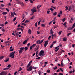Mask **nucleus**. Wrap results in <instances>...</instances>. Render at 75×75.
<instances>
[{"label":"nucleus","instance_id":"1","mask_svg":"<svg viewBox=\"0 0 75 75\" xmlns=\"http://www.w3.org/2000/svg\"><path fill=\"white\" fill-rule=\"evenodd\" d=\"M15 52H16L14 51L11 53L10 55V57H12L11 58H13L14 57V54H15Z\"/></svg>","mask_w":75,"mask_h":75},{"label":"nucleus","instance_id":"2","mask_svg":"<svg viewBox=\"0 0 75 75\" xmlns=\"http://www.w3.org/2000/svg\"><path fill=\"white\" fill-rule=\"evenodd\" d=\"M44 51L41 50L40 53H39L38 55H39L40 56H44Z\"/></svg>","mask_w":75,"mask_h":75},{"label":"nucleus","instance_id":"3","mask_svg":"<svg viewBox=\"0 0 75 75\" xmlns=\"http://www.w3.org/2000/svg\"><path fill=\"white\" fill-rule=\"evenodd\" d=\"M7 74V71H3L0 73V75H6Z\"/></svg>","mask_w":75,"mask_h":75},{"label":"nucleus","instance_id":"4","mask_svg":"<svg viewBox=\"0 0 75 75\" xmlns=\"http://www.w3.org/2000/svg\"><path fill=\"white\" fill-rule=\"evenodd\" d=\"M27 71H31L32 70H33V67H32V66H30L29 67V68L27 69Z\"/></svg>","mask_w":75,"mask_h":75},{"label":"nucleus","instance_id":"5","mask_svg":"<svg viewBox=\"0 0 75 75\" xmlns=\"http://www.w3.org/2000/svg\"><path fill=\"white\" fill-rule=\"evenodd\" d=\"M21 50H24L25 49V51H27V50H28V47H21L20 48Z\"/></svg>","mask_w":75,"mask_h":75},{"label":"nucleus","instance_id":"6","mask_svg":"<svg viewBox=\"0 0 75 75\" xmlns=\"http://www.w3.org/2000/svg\"><path fill=\"white\" fill-rule=\"evenodd\" d=\"M35 8H34L33 9H31V11H32L33 13H34L35 12H36L37 10H35Z\"/></svg>","mask_w":75,"mask_h":75},{"label":"nucleus","instance_id":"7","mask_svg":"<svg viewBox=\"0 0 75 75\" xmlns=\"http://www.w3.org/2000/svg\"><path fill=\"white\" fill-rule=\"evenodd\" d=\"M21 47L19 48V50H18L19 51V54H21L23 52V50L21 49Z\"/></svg>","mask_w":75,"mask_h":75},{"label":"nucleus","instance_id":"8","mask_svg":"<svg viewBox=\"0 0 75 75\" xmlns=\"http://www.w3.org/2000/svg\"><path fill=\"white\" fill-rule=\"evenodd\" d=\"M11 17H14V13L13 12H11Z\"/></svg>","mask_w":75,"mask_h":75},{"label":"nucleus","instance_id":"9","mask_svg":"<svg viewBox=\"0 0 75 75\" xmlns=\"http://www.w3.org/2000/svg\"><path fill=\"white\" fill-rule=\"evenodd\" d=\"M28 33H29V34H31V30L30 29L28 30Z\"/></svg>","mask_w":75,"mask_h":75},{"label":"nucleus","instance_id":"10","mask_svg":"<svg viewBox=\"0 0 75 75\" xmlns=\"http://www.w3.org/2000/svg\"><path fill=\"white\" fill-rule=\"evenodd\" d=\"M37 44H40V40H38L36 42Z\"/></svg>","mask_w":75,"mask_h":75},{"label":"nucleus","instance_id":"11","mask_svg":"<svg viewBox=\"0 0 75 75\" xmlns=\"http://www.w3.org/2000/svg\"><path fill=\"white\" fill-rule=\"evenodd\" d=\"M27 40H25L23 42V44H25L27 43Z\"/></svg>","mask_w":75,"mask_h":75},{"label":"nucleus","instance_id":"12","mask_svg":"<svg viewBox=\"0 0 75 75\" xmlns=\"http://www.w3.org/2000/svg\"><path fill=\"white\" fill-rule=\"evenodd\" d=\"M58 27V25H56L54 26V28H57Z\"/></svg>","mask_w":75,"mask_h":75},{"label":"nucleus","instance_id":"13","mask_svg":"<svg viewBox=\"0 0 75 75\" xmlns=\"http://www.w3.org/2000/svg\"><path fill=\"white\" fill-rule=\"evenodd\" d=\"M8 61H9V58H8L7 59L5 60L4 61V62H7Z\"/></svg>","mask_w":75,"mask_h":75},{"label":"nucleus","instance_id":"14","mask_svg":"<svg viewBox=\"0 0 75 75\" xmlns=\"http://www.w3.org/2000/svg\"><path fill=\"white\" fill-rule=\"evenodd\" d=\"M7 14V12H4L2 13V14L3 15H5Z\"/></svg>","mask_w":75,"mask_h":75},{"label":"nucleus","instance_id":"15","mask_svg":"<svg viewBox=\"0 0 75 75\" xmlns=\"http://www.w3.org/2000/svg\"><path fill=\"white\" fill-rule=\"evenodd\" d=\"M53 34V31L52 30V29H51L50 30V34Z\"/></svg>","mask_w":75,"mask_h":75},{"label":"nucleus","instance_id":"16","mask_svg":"<svg viewBox=\"0 0 75 75\" xmlns=\"http://www.w3.org/2000/svg\"><path fill=\"white\" fill-rule=\"evenodd\" d=\"M4 57V56H1L0 57V59H3Z\"/></svg>","mask_w":75,"mask_h":75},{"label":"nucleus","instance_id":"17","mask_svg":"<svg viewBox=\"0 0 75 75\" xmlns=\"http://www.w3.org/2000/svg\"><path fill=\"white\" fill-rule=\"evenodd\" d=\"M16 1L18 4H21V2H20V1Z\"/></svg>","mask_w":75,"mask_h":75},{"label":"nucleus","instance_id":"18","mask_svg":"<svg viewBox=\"0 0 75 75\" xmlns=\"http://www.w3.org/2000/svg\"><path fill=\"white\" fill-rule=\"evenodd\" d=\"M61 65L62 67H63L64 66V63L62 62V61H61Z\"/></svg>","mask_w":75,"mask_h":75},{"label":"nucleus","instance_id":"19","mask_svg":"<svg viewBox=\"0 0 75 75\" xmlns=\"http://www.w3.org/2000/svg\"><path fill=\"white\" fill-rule=\"evenodd\" d=\"M39 48H40V47H39V46H38V47H37L35 49V50L36 51L37 50H38V49H39Z\"/></svg>","mask_w":75,"mask_h":75},{"label":"nucleus","instance_id":"20","mask_svg":"<svg viewBox=\"0 0 75 75\" xmlns=\"http://www.w3.org/2000/svg\"><path fill=\"white\" fill-rule=\"evenodd\" d=\"M28 22H29V21L26 20L25 21L24 23L25 24H27V23H28Z\"/></svg>","mask_w":75,"mask_h":75},{"label":"nucleus","instance_id":"21","mask_svg":"<svg viewBox=\"0 0 75 75\" xmlns=\"http://www.w3.org/2000/svg\"><path fill=\"white\" fill-rule=\"evenodd\" d=\"M51 7L52 8H54V9L55 10H56L57 9V8L55 7H54L53 6H51Z\"/></svg>","mask_w":75,"mask_h":75},{"label":"nucleus","instance_id":"22","mask_svg":"<svg viewBox=\"0 0 75 75\" xmlns=\"http://www.w3.org/2000/svg\"><path fill=\"white\" fill-rule=\"evenodd\" d=\"M75 27V23H74V24L73 25V26H72V27L74 28V27Z\"/></svg>","mask_w":75,"mask_h":75},{"label":"nucleus","instance_id":"23","mask_svg":"<svg viewBox=\"0 0 75 75\" xmlns=\"http://www.w3.org/2000/svg\"><path fill=\"white\" fill-rule=\"evenodd\" d=\"M1 31H2L3 32H5V31H6V30H4V28H2L1 29Z\"/></svg>","mask_w":75,"mask_h":75},{"label":"nucleus","instance_id":"24","mask_svg":"<svg viewBox=\"0 0 75 75\" xmlns=\"http://www.w3.org/2000/svg\"><path fill=\"white\" fill-rule=\"evenodd\" d=\"M41 25L42 26V27H45V25L44 24H42Z\"/></svg>","mask_w":75,"mask_h":75},{"label":"nucleus","instance_id":"25","mask_svg":"<svg viewBox=\"0 0 75 75\" xmlns=\"http://www.w3.org/2000/svg\"><path fill=\"white\" fill-rule=\"evenodd\" d=\"M30 65H31V64H29V63L28 65L27 66V68H28V67H30Z\"/></svg>","mask_w":75,"mask_h":75},{"label":"nucleus","instance_id":"26","mask_svg":"<svg viewBox=\"0 0 75 75\" xmlns=\"http://www.w3.org/2000/svg\"><path fill=\"white\" fill-rule=\"evenodd\" d=\"M15 35H16V36H18V35H19V34H18V32H17L15 33Z\"/></svg>","mask_w":75,"mask_h":75},{"label":"nucleus","instance_id":"27","mask_svg":"<svg viewBox=\"0 0 75 75\" xmlns=\"http://www.w3.org/2000/svg\"><path fill=\"white\" fill-rule=\"evenodd\" d=\"M40 7H41V6L40 5H39L37 6V8H40Z\"/></svg>","mask_w":75,"mask_h":75},{"label":"nucleus","instance_id":"28","mask_svg":"<svg viewBox=\"0 0 75 75\" xmlns=\"http://www.w3.org/2000/svg\"><path fill=\"white\" fill-rule=\"evenodd\" d=\"M44 39L42 40L40 42V44H42V42L44 41Z\"/></svg>","mask_w":75,"mask_h":75},{"label":"nucleus","instance_id":"29","mask_svg":"<svg viewBox=\"0 0 75 75\" xmlns=\"http://www.w3.org/2000/svg\"><path fill=\"white\" fill-rule=\"evenodd\" d=\"M65 8L66 9H65L66 11H67L68 10V6H66L65 7Z\"/></svg>","mask_w":75,"mask_h":75},{"label":"nucleus","instance_id":"30","mask_svg":"<svg viewBox=\"0 0 75 75\" xmlns=\"http://www.w3.org/2000/svg\"><path fill=\"white\" fill-rule=\"evenodd\" d=\"M36 45V44H34L32 45V47L34 48L35 47Z\"/></svg>","mask_w":75,"mask_h":75},{"label":"nucleus","instance_id":"31","mask_svg":"<svg viewBox=\"0 0 75 75\" xmlns=\"http://www.w3.org/2000/svg\"><path fill=\"white\" fill-rule=\"evenodd\" d=\"M21 70H22V68H21V67H20L19 69L18 70V72H20V71Z\"/></svg>","mask_w":75,"mask_h":75},{"label":"nucleus","instance_id":"32","mask_svg":"<svg viewBox=\"0 0 75 75\" xmlns=\"http://www.w3.org/2000/svg\"><path fill=\"white\" fill-rule=\"evenodd\" d=\"M35 16H33L32 17L30 18L31 20H33L34 18V17Z\"/></svg>","mask_w":75,"mask_h":75},{"label":"nucleus","instance_id":"33","mask_svg":"<svg viewBox=\"0 0 75 75\" xmlns=\"http://www.w3.org/2000/svg\"><path fill=\"white\" fill-rule=\"evenodd\" d=\"M63 41H67V39L65 38H64L63 39Z\"/></svg>","mask_w":75,"mask_h":75},{"label":"nucleus","instance_id":"34","mask_svg":"<svg viewBox=\"0 0 75 75\" xmlns=\"http://www.w3.org/2000/svg\"><path fill=\"white\" fill-rule=\"evenodd\" d=\"M45 43L48 44V41L47 40L46 41H45Z\"/></svg>","mask_w":75,"mask_h":75},{"label":"nucleus","instance_id":"35","mask_svg":"<svg viewBox=\"0 0 75 75\" xmlns=\"http://www.w3.org/2000/svg\"><path fill=\"white\" fill-rule=\"evenodd\" d=\"M71 34H72V33H69L67 35V36H68V37H69V35H71Z\"/></svg>","mask_w":75,"mask_h":75},{"label":"nucleus","instance_id":"36","mask_svg":"<svg viewBox=\"0 0 75 75\" xmlns=\"http://www.w3.org/2000/svg\"><path fill=\"white\" fill-rule=\"evenodd\" d=\"M70 10H71V6H69V9H68V11H69Z\"/></svg>","mask_w":75,"mask_h":75},{"label":"nucleus","instance_id":"37","mask_svg":"<svg viewBox=\"0 0 75 75\" xmlns=\"http://www.w3.org/2000/svg\"><path fill=\"white\" fill-rule=\"evenodd\" d=\"M0 25L1 26V27H4V24L2 23H0Z\"/></svg>","mask_w":75,"mask_h":75},{"label":"nucleus","instance_id":"38","mask_svg":"<svg viewBox=\"0 0 75 75\" xmlns=\"http://www.w3.org/2000/svg\"><path fill=\"white\" fill-rule=\"evenodd\" d=\"M65 20H66V19L65 18H64L62 20V21H63V22H64L65 21Z\"/></svg>","mask_w":75,"mask_h":75},{"label":"nucleus","instance_id":"39","mask_svg":"<svg viewBox=\"0 0 75 75\" xmlns=\"http://www.w3.org/2000/svg\"><path fill=\"white\" fill-rule=\"evenodd\" d=\"M35 27H37V22H36L35 23Z\"/></svg>","mask_w":75,"mask_h":75},{"label":"nucleus","instance_id":"40","mask_svg":"<svg viewBox=\"0 0 75 75\" xmlns=\"http://www.w3.org/2000/svg\"><path fill=\"white\" fill-rule=\"evenodd\" d=\"M66 24H67V22H65L63 24V25H66Z\"/></svg>","mask_w":75,"mask_h":75},{"label":"nucleus","instance_id":"41","mask_svg":"<svg viewBox=\"0 0 75 75\" xmlns=\"http://www.w3.org/2000/svg\"><path fill=\"white\" fill-rule=\"evenodd\" d=\"M50 10L52 12L54 11V9H53L52 8H50Z\"/></svg>","mask_w":75,"mask_h":75},{"label":"nucleus","instance_id":"42","mask_svg":"<svg viewBox=\"0 0 75 75\" xmlns=\"http://www.w3.org/2000/svg\"><path fill=\"white\" fill-rule=\"evenodd\" d=\"M5 44H7V43H9V44L10 43V41H6V42H5Z\"/></svg>","mask_w":75,"mask_h":75},{"label":"nucleus","instance_id":"43","mask_svg":"<svg viewBox=\"0 0 75 75\" xmlns=\"http://www.w3.org/2000/svg\"><path fill=\"white\" fill-rule=\"evenodd\" d=\"M11 65H10V64H9L7 66V67L8 68H10V67H11Z\"/></svg>","mask_w":75,"mask_h":75},{"label":"nucleus","instance_id":"44","mask_svg":"<svg viewBox=\"0 0 75 75\" xmlns=\"http://www.w3.org/2000/svg\"><path fill=\"white\" fill-rule=\"evenodd\" d=\"M29 1H30V3H33L34 2L32 0H30Z\"/></svg>","mask_w":75,"mask_h":75},{"label":"nucleus","instance_id":"45","mask_svg":"<svg viewBox=\"0 0 75 75\" xmlns=\"http://www.w3.org/2000/svg\"><path fill=\"white\" fill-rule=\"evenodd\" d=\"M59 69L60 70H61L62 72H63V70L61 68H59Z\"/></svg>","mask_w":75,"mask_h":75},{"label":"nucleus","instance_id":"46","mask_svg":"<svg viewBox=\"0 0 75 75\" xmlns=\"http://www.w3.org/2000/svg\"><path fill=\"white\" fill-rule=\"evenodd\" d=\"M53 14L54 16H56L57 15V12H55Z\"/></svg>","mask_w":75,"mask_h":75},{"label":"nucleus","instance_id":"47","mask_svg":"<svg viewBox=\"0 0 75 75\" xmlns=\"http://www.w3.org/2000/svg\"><path fill=\"white\" fill-rule=\"evenodd\" d=\"M61 33H62V31H59L58 33V34L60 35L61 34Z\"/></svg>","mask_w":75,"mask_h":75},{"label":"nucleus","instance_id":"48","mask_svg":"<svg viewBox=\"0 0 75 75\" xmlns=\"http://www.w3.org/2000/svg\"><path fill=\"white\" fill-rule=\"evenodd\" d=\"M16 17H15L13 19V21H16Z\"/></svg>","mask_w":75,"mask_h":75},{"label":"nucleus","instance_id":"49","mask_svg":"<svg viewBox=\"0 0 75 75\" xmlns=\"http://www.w3.org/2000/svg\"><path fill=\"white\" fill-rule=\"evenodd\" d=\"M8 24V22L7 21L5 22L4 23L5 25H6V24Z\"/></svg>","mask_w":75,"mask_h":75},{"label":"nucleus","instance_id":"50","mask_svg":"<svg viewBox=\"0 0 75 75\" xmlns=\"http://www.w3.org/2000/svg\"><path fill=\"white\" fill-rule=\"evenodd\" d=\"M62 14V11H60L59 13V14Z\"/></svg>","mask_w":75,"mask_h":75},{"label":"nucleus","instance_id":"51","mask_svg":"<svg viewBox=\"0 0 75 75\" xmlns=\"http://www.w3.org/2000/svg\"><path fill=\"white\" fill-rule=\"evenodd\" d=\"M47 44L45 43L44 45V46L45 47H46V46H47Z\"/></svg>","mask_w":75,"mask_h":75},{"label":"nucleus","instance_id":"52","mask_svg":"<svg viewBox=\"0 0 75 75\" xmlns=\"http://www.w3.org/2000/svg\"><path fill=\"white\" fill-rule=\"evenodd\" d=\"M43 64H44V62H40V64H41V65H42Z\"/></svg>","mask_w":75,"mask_h":75},{"label":"nucleus","instance_id":"53","mask_svg":"<svg viewBox=\"0 0 75 75\" xmlns=\"http://www.w3.org/2000/svg\"><path fill=\"white\" fill-rule=\"evenodd\" d=\"M53 47V44H52L50 46V48H52V47Z\"/></svg>","mask_w":75,"mask_h":75},{"label":"nucleus","instance_id":"54","mask_svg":"<svg viewBox=\"0 0 75 75\" xmlns=\"http://www.w3.org/2000/svg\"><path fill=\"white\" fill-rule=\"evenodd\" d=\"M57 69V67H54L53 68V69L54 70H55V69Z\"/></svg>","mask_w":75,"mask_h":75},{"label":"nucleus","instance_id":"55","mask_svg":"<svg viewBox=\"0 0 75 75\" xmlns=\"http://www.w3.org/2000/svg\"><path fill=\"white\" fill-rule=\"evenodd\" d=\"M51 35L49 36L48 39V40H50V39H51Z\"/></svg>","mask_w":75,"mask_h":75},{"label":"nucleus","instance_id":"56","mask_svg":"<svg viewBox=\"0 0 75 75\" xmlns=\"http://www.w3.org/2000/svg\"><path fill=\"white\" fill-rule=\"evenodd\" d=\"M6 10L7 11H8V12L9 11V10H8V9L7 8H6Z\"/></svg>","mask_w":75,"mask_h":75},{"label":"nucleus","instance_id":"57","mask_svg":"<svg viewBox=\"0 0 75 75\" xmlns=\"http://www.w3.org/2000/svg\"><path fill=\"white\" fill-rule=\"evenodd\" d=\"M58 50H59V48H57V50H55V51L56 52H57V51H58Z\"/></svg>","mask_w":75,"mask_h":75},{"label":"nucleus","instance_id":"58","mask_svg":"<svg viewBox=\"0 0 75 75\" xmlns=\"http://www.w3.org/2000/svg\"><path fill=\"white\" fill-rule=\"evenodd\" d=\"M64 75V74H63L60 73H59L58 75Z\"/></svg>","mask_w":75,"mask_h":75},{"label":"nucleus","instance_id":"59","mask_svg":"<svg viewBox=\"0 0 75 75\" xmlns=\"http://www.w3.org/2000/svg\"><path fill=\"white\" fill-rule=\"evenodd\" d=\"M73 72V71H70L69 72V74H71V73H72Z\"/></svg>","mask_w":75,"mask_h":75},{"label":"nucleus","instance_id":"60","mask_svg":"<svg viewBox=\"0 0 75 75\" xmlns=\"http://www.w3.org/2000/svg\"><path fill=\"white\" fill-rule=\"evenodd\" d=\"M52 39H54V34H53L52 35Z\"/></svg>","mask_w":75,"mask_h":75},{"label":"nucleus","instance_id":"61","mask_svg":"<svg viewBox=\"0 0 75 75\" xmlns=\"http://www.w3.org/2000/svg\"><path fill=\"white\" fill-rule=\"evenodd\" d=\"M47 72L48 73H50V70H47Z\"/></svg>","mask_w":75,"mask_h":75},{"label":"nucleus","instance_id":"62","mask_svg":"<svg viewBox=\"0 0 75 75\" xmlns=\"http://www.w3.org/2000/svg\"><path fill=\"white\" fill-rule=\"evenodd\" d=\"M72 47L73 48H74V47H75V44H73L72 45Z\"/></svg>","mask_w":75,"mask_h":75},{"label":"nucleus","instance_id":"63","mask_svg":"<svg viewBox=\"0 0 75 75\" xmlns=\"http://www.w3.org/2000/svg\"><path fill=\"white\" fill-rule=\"evenodd\" d=\"M8 69V68H5L4 69V70H7V69Z\"/></svg>","mask_w":75,"mask_h":75},{"label":"nucleus","instance_id":"64","mask_svg":"<svg viewBox=\"0 0 75 75\" xmlns=\"http://www.w3.org/2000/svg\"><path fill=\"white\" fill-rule=\"evenodd\" d=\"M53 75H58V74H57V73H55L53 74Z\"/></svg>","mask_w":75,"mask_h":75}]
</instances>
